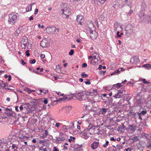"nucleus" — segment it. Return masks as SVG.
I'll use <instances>...</instances> for the list:
<instances>
[{"instance_id": "obj_63", "label": "nucleus", "mask_w": 151, "mask_h": 151, "mask_svg": "<svg viewBox=\"0 0 151 151\" xmlns=\"http://www.w3.org/2000/svg\"><path fill=\"white\" fill-rule=\"evenodd\" d=\"M8 81H9L11 79V76L10 75H9L8 76Z\"/></svg>"}, {"instance_id": "obj_25", "label": "nucleus", "mask_w": 151, "mask_h": 151, "mask_svg": "<svg viewBox=\"0 0 151 151\" xmlns=\"http://www.w3.org/2000/svg\"><path fill=\"white\" fill-rule=\"evenodd\" d=\"M113 97L115 98H119L122 97V96L120 94H119L118 93L116 94H115L113 96Z\"/></svg>"}, {"instance_id": "obj_33", "label": "nucleus", "mask_w": 151, "mask_h": 151, "mask_svg": "<svg viewBox=\"0 0 151 151\" xmlns=\"http://www.w3.org/2000/svg\"><path fill=\"white\" fill-rule=\"evenodd\" d=\"M39 150L42 151H47V149L46 148H43V147H40L39 149Z\"/></svg>"}, {"instance_id": "obj_23", "label": "nucleus", "mask_w": 151, "mask_h": 151, "mask_svg": "<svg viewBox=\"0 0 151 151\" xmlns=\"http://www.w3.org/2000/svg\"><path fill=\"white\" fill-rule=\"evenodd\" d=\"M139 80L142 81L144 84H148L150 83V82L146 81V79L145 78L142 79V78H140Z\"/></svg>"}, {"instance_id": "obj_36", "label": "nucleus", "mask_w": 151, "mask_h": 151, "mask_svg": "<svg viewBox=\"0 0 151 151\" xmlns=\"http://www.w3.org/2000/svg\"><path fill=\"white\" fill-rule=\"evenodd\" d=\"M109 143V142L108 141H106V143L105 144H104L103 145V146L104 148H106L107 146L108 145V144Z\"/></svg>"}, {"instance_id": "obj_24", "label": "nucleus", "mask_w": 151, "mask_h": 151, "mask_svg": "<svg viewBox=\"0 0 151 151\" xmlns=\"http://www.w3.org/2000/svg\"><path fill=\"white\" fill-rule=\"evenodd\" d=\"M32 8V6L31 5H28L27 8L26 9V10L27 12H30L31 11Z\"/></svg>"}, {"instance_id": "obj_1", "label": "nucleus", "mask_w": 151, "mask_h": 151, "mask_svg": "<svg viewBox=\"0 0 151 151\" xmlns=\"http://www.w3.org/2000/svg\"><path fill=\"white\" fill-rule=\"evenodd\" d=\"M94 126L89 128L88 126L87 128L85 129L82 132L80 133V136L86 139L88 137H91L92 136V130L95 129Z\"/></svg>"}, {"instance_id": "obj_31", "label": "nucleus", "mask_w": 151, "mask_h": 151, "mask_svg": "<svg viewBox=\"0 0 151 151\" xmlns=\"http://www.w3.org/2000/svg\"><path fill=\"white\" fill-rule=\"evenodd\" d=\"M92 106H89V107H87L86 108H83V109L84 110H92Z\"/></svg>"}, {"instance_id": "obj_38", "label": "nucleus", "mask_w": 151, "mask_h": 151, "mask_svg": "<svg viewBox=\"0 0 151 151\" xmlns=\"http://www.w3.org/2000/svg\"><path fill=\"white\" fill-rule=\"evenodd\" d=\"M74 53V50H71L70 52L69 53L70 55H71L73 54Z\"/></svg>"}, {"instance_id": "obj_55", "label": "nucleus", "mask_w": 151, "mask_h": 151, "mask_svg": "<svg viewBox=\"0 0 151 151\" xmlns=\"http://www.w3.org/2000/svg\"><path fill=\"white\" fill-rule=\"evenodd\" d=\"M53 151H59L55 147H54L53 148Z\"/></svg>"}, {"instance_id": "obj_41", "label": "nucleus", "mask_w": 151, "mask_h": 151, "mask_svg": "<svg viewBox=\"0 0 151 151\" xmlns=\"http://www.w3.org/2000/svg\"><path fill=\"white\" fill-rule=\"evenodd\" d=\"M29 51L28 50H27L25 52L26 55L27 56H29L30 55V54L29 53Z\"/></svg>"}, {"instance_id": "obj_13", "label": "nucleus", "mask_w": 151, "mask_h": 151, "mask_svg": "<svg viewBox=\"0 0 151 151\" xmlns=\"http://www.w3.org/2000/svg\"><path fill=\"white\" fill-rule=\"evenodd\" d=\"M93 102L91 101H87L85 102L83 105V108H86L87 107H89L92 106Z\"/></svg>"}, {"instance_id": "obj_30", "label": "nucleus", "mask_w": 151, "mask_h": 151, "mask_svg": "<svg viewBox=\"0 0 151 151\" xmlns=\"http://www.w3.org/2000/svg\"><path fill=\"white\" fill-rule=\"evenodd\" d=\"M88 75L87 74H85L84 72H83L81 74V77L83 78H86L88 77Z\"/></svg>"}, {"instance_id": "obj_54", "label": "nucleus", "mask_w": 151, "mask_h": 151, "mask_svg": "<svg viewBox=\"0 0 151 151\" xmlns=\"http://www.w3.org/2000/svg\"><path fill=\"white\" fill-rule=\"evenodd\" d=\"M110 139L111 141H115L116 140V139H114V137H111Z\"/></svg>"}, {"instance_id": "obj_45", "label": "nucleus", "mask_w": 151, "mask_h": 151, "mask_svg": "<svg viewBox=\"0 0 151 151\" xmlns=\"http://www.w3.org/2000/svg\"><path fill=\"white\" fill-rule=\"evenodd\" d=\"M147 111H142L141 112V113L143 115H145L147 113Z\"/></svg>"}, {"instance_id": "obj_62", "label": "nucleus", "mask_w": 151, "mask_h": 151, "mask_svg": "<svg viewBox=\"0 0 151 151\" xmlns=\"http://www.w3.org/2000/svg\"><path fill=\"white\" fill-rule=\"evenodd\" d=\"M8 81H9L11 79V76L10 75H9L8 76Z\"/></svg>"}, {"instance_id": "obj_37", "label": "nucleus", "mask_w": 151, "mask_h": 151, "mask_svg": "<svg viewBox=\"0 0 151 151\" xmlns=\"http://www.w3.org/2000/svg\"><path fill=\"white\" fill-rule=\"evenodd\" d=\"M29 62L31 64H34L36 62V60L35 59H33L29 61Z\"/></svg>"}, {"instance_id": "obj_2", "label": "nucleus", "mask_w": 151, "mask_h": 151, "mask_svg": "<svg viewBox=\"0 0 151 151\" xmlns=\"http://www.w3.org/2000/svg\"><path fill=\"white\" fill-rule=\"evenodd\" d=\"M92 93V92H86L85 93H77L76 95V97L80 101L85 100L87 98V96L91 95Z\"/></svg>"}, {"instance_id": "obj_18", "label": "nucleus", "mask_w": 151, "mask_h": 151, "mask_svg": "<svg viewBox=\"0 0 151 151\" xmlns=\"http://www.w3.org/2000/svg\"><path fill=\"white\" fill-rule=\"evenodd\" d=\"M39 91L40 93H42V94L43 95L46 94L48 92V91L47 89H40Z\"/></svg>"}, {"instance_id": "obj_50", "label": "nucleus", "mask_w": 151, "mask_h": 151, "mask_svg": "<svg viewBox=\"0 0 151 151\" xmlns=\"http://www.w3.org/2000/svg\"><path fill=\"white\" fill-rule=\"evenodd\" d=\"M29 70L30 71H31L32 72H34L35 71V70H34V69H33V68H30V67H29Z\"/></svg>"}, {"instance_id": "obj_7", "label": "nucleus", "mask_w": 151, "mask_h": 151, "mask_svg": "<svg viewBox=\"0 0 151 151\" xmlns=\"http://www.w3.org/2000/svg\"><path fill=\"white\" fill-rule=\"evenodd\" d=\"M126 33L127 34H131L132 32V26L130 24H127L125 27Z\"/></svg>"}, {"instance_id": "obj_10", "label": "nucleus", "mask_w": 151, "mask_h": 151, "mask_svg": "<svg viewBox=\"0 0 151 151\" xmlns=\"http://www.w3.org/2000/svg\"><path fill=\"white\" fill-rule=\"evenodd\" d=\"M66 136L64 133H60L59 136L56 138V140L58 141H64L66 139Z\"/></svg>"}, {"instance_id": "obj_29", "label": "nucleus", "mask_w": 151, "mask_h": 151, "mask_svg": "<svg viewBox=\"0 0 151 151\" xmlns=\"http://www.w3.org/2000/svg\"><path fill=\"white\" fill-rule=\"evenodd\" d=\"M1 87L3 88H4L6 86V84L4 83L3 81H1Z\"/></svg>"}, {"instance_id": "obj_52", "label": "nucleus", "mask_w": 151, "mask_h": 151, "mask_svg": "<svg viewBox=\"0 0 151 151\" xmlns=\"http://www.w3.org/2000/svg\"><path fill=\"white\" fill-rule=\"evenodd\" d=\"M38 27H41L42 28H43L45 27V26L44 25H42V26H41L40 24H39L38 25Z\"/></svg>"}, {"instance_id": "obj_49", "label": "nucleus", "mask_w": 151, "mask_h": 151, "mask_svg": "<svg viewBox=\"0 0 151 151\" xmlns=\"http://www.w3.org/2000/svg\"><path fill=\"white\" fill-rule=\"evenodd\" d=\"M38 9H35V12H34V14H35V15H36V14H37V13H38Z\"/></svg>"}, {"instance_id": "obj_20", "label": "nucleus", "mask_w": 151, "mask_h": 151, "mask_svg": "<svg viewBox=\"0 0 151 151\" xmlns=\"http://www.w3.org/2000/svg\"><path fill=\"white\" fill-rule=\"evenodd\" d=\"M44 132H45L42 134V135L41 136V138L43 139L46 137L48 135V132L47 130H45Z\"/></svg>"}, {"instance_id": "obj_46", "label": "nucleus", "mask_w": 151, "mask_h": 151, "mask_svg": "<svg viewBox=\"0 0 151 151\" xmlns=\"http://www.w3.org/2000/svg\"><path fill=\"white\" fill-rule=\"evenodd\" d=\"M127 129H130V130H132V125H129V127H127Z\"/></svg>"}, {"instance_id": "obj_35", "label": "nucleus", "mask_w": 151, "mask_h": 151, "mask_svg": "<svg viewBox=\"0 0 151 151\" xmlns=\"http://www.w3.org/2000/svg\"><path fill=\"white\" fill-rule=\"evenodd\" d=\"M25 91L29 93H30L32 92L31 90L29 88H25Z\"/></svg>"}, {"instance_id": "obj_4", "label": "nucleus", "mask_w": 151, "mask_h": 151, "mask_svg": "<svg viewBox=\"0 0 151 151\" xmlns=\"http://www.w3.org/2000/svg\"><path fill=\"white\" fill-rule=\"evenodd\" d=\"M46 30L49 32V33L52 34H57L58 33L60 29L56 28L55 26L47 27Z\"/></svg>"}, {"instance_id": "obj_22", "label": "nucleus", "mask_w": 151, "mask_h": 151, "mask_svg": "<svg viewBox=\"0 0 151 151\" xmlns=\"http://www.w3.org/2000/svg\"><path fill=\"white\" fill-rule=\"evenodd\" d=\"M107 109L105 108H102L101 109L100 112L102 114H105L107 111Z\"/></svg>"}, {"instance_id": "obj_58", "label": "nucleus", "mask_w": 151, "mask_h": 151, "mask_svg": "<svg viewBox=\"0 0 151 151\" xmlns=\"http://www.w3.org/2000/svg\"><path fill=\"white\" fill-rule=\"evenodd\" d=\"M97 90L96 89H94L93 90V91L92 92V93L91 94V95H90V96H93V94L94 93H95L96 92Z\"/></svg>"}, {"instance_id": "obj_64", "label": "nucleus", "mask_w": 151, "mask_h": 151, "mask_svg": "<svg viewBox=\"0 0 151 151\" xmlns=\"http://www.w3.org/2000/svg\"><path fill=\"white\" fill-rule=\"evenodd\" d=\"M18 106H16L15 107V109L16 111H19V110L18 109Z\"/></svg>"}, {"instance_id": "obj_53", "label": "nucleus", "mask_w": 151, "mask_h": 151, "mask_svg": "<svg viewBox=\"0 0 151 151\" xmlns=\"http://www.w3.org/2000/svg\"><path fill=\"white\" fill-rule=\"evenodd\" d=\"M119 31H117L116 33V35L118 37H121V35L119 34Z\"/></svg>"}, {"instance_id": "obj_17", "label": "nucleus", "mask_w": 151, "mask_h": 151, "mask_svg": "<svg viewBox=\"0 0 151 151\" xmlns=\"http://www.w3.org/2000/svg\"><path fill=\"white\" fill-rule=\"evenodd\" d=\"M141 10H143V11H145V9L147 7V6L145 3L143 1L142 2L141 5Z\"/></svg>"}, {"instance_id": "obj_11", "label": "nucleus", "mask_w": 151, "mask_h": 151, "mask_svg": "<svg viewBox=\"0 0 151 151\" xmlns=\"http://www.w3.org/2000/svg\"><path fill=\"white\" fill-rule=\"evenodd\" d=\"M99 146V142H94L91 144V147L93 150L97 149Z\"/></svg>"}, {"instance_id": "obj_9", "label": "nucleus", "mask_w": 151, "mask_h": 151, "mask_svg": "<svg viewBox=\"0 0 151 151\" xmlns=\"http://www.w3.org/2000/svg\"><path fill=\"white\" fill-rule=\"evenodd\" d=\"M89 35L91 39L93 40H95L96 39L97 36V32L94 31H93L91 29L89 30Z\"/></svg>"}, {"instance_id": "obj_15", "label": "nucleus", "mask_w": 151, "mask_h": 151, "mask_svg": "<svg viewBox=\"0 0 151 151\" xmlns=\"http://www.w3.org/2000/svg\"><path fill=\"white\" fill-rule=\"evenodd\" d=\"M124 68H119L117 70H115L114 72L112 73L111 74V75H117L121 71L124 70Z\"/></svg>"}, {"instance_id": "obj_42", "label": "nucleus", "mask_w": 151, "mask_h": 151, "mask_svg": "<svg viewBox=\"0 0 151 151\" xmlns=\"http://www.w3.org/2000/svg\"><path fill=\"white\" fill-rule=\"evenodd\" d=\"M65 108L66 109H68V110H71V109L72 108V107L71 106H66L65 107Z\"/></svg>"}, {"instance_id": "obj_5", "label": "nucleus", "mask_w": 151, "mask_h": 151, "mask_svg": "<svg viewBox=\"0 0 151 151\" xmlns=\"http://www.w3.org/2000/svg\"><path fill=\"white\" fill-rule=\"evenodd\" d=\"M60 13L63 17L65 16V17L68 19L71 14L70 9L68 8H65L60 11Z\"/></svg>"}, {"instance_id": "obj_48", "label": "nucleus", "mask_w": 151, "mask_h": 151, "mask_svg": "<svg viewBox=\"0 0 151 151\" xmlns=\"http://www.w3.org/2000/svg\"><path fill=\"white\" fill-rule=\"evenodd\" d=\"M87 66V64L86 63H84L82 65V68L86 67Z\"/></svg>"}, {"instance_id": "obj_56", "label": "nucleus", "mask_w": 151, "mask_h": 151, "mask_svg": "<svg viewBox=\"0 0 151 151\" xmlns=\"http://www.w3.org/2000/svg\"><path fill=\"white\" fill-rule=\"evenodd\" d=\"M45 55L43 54H42L40 55V57L41 58L43 59L45 57Z\"/></svg>"}, {"instance_id": "obj_39", "label": "nucleus", "mask_w": 151, "mask_h": 151, "mask_svg": "<svg viewBox=\"0 0 151 151\" xmlns=\"http://www.w3.org/2000/svg\"><path fill=\"white\" fill-rule=\"evenodd\" d=\"M122 83H117L116 84V87L118 88H120L122 86L121 84Z\"/></svg>"}, {"instance_id": "obj_8", "label": "nucleus", "mask_w": 151, "mask_h": 151, "mask_svg": "<svg viewBox=\"0 0 151 151\" xmlns=\"http://www.w3.org/2000/svg\"><path fill=\"white\" fill-rule=\"evenodd\" d=\"M40 45L43 48L47 47L49 46V43L46 38H44L40 43Z\"/></svg>"}, {"instance_id": "obj_28", "label": "nucleus", "mask_w": 151, "mask_h": 151, "mask_svg": "<svg viewBox=\"0 0 151 151\" xmlns=\"http://www.w3.org/2000/svg\"><path fill=\"white\" fill-rule=\"evenodd\" d=\"M98 58H96V59H94V60L93 64V65H96V64H98Z\"/></svg>"}, {"instance_id": "obj_3", "label": "nucleus", "mask_w": 151, "mask_h": 151, "mask_svg": "<svg viewBox=\"0 0 151 151\" xmlns=\"http://www.w3.org/2000/svg\"><path fill=\"white\" fill-rule=\"evenodd\" d=\"M17 14L12 13L9 14V16L8 22L9 24H14L17 20Z\"/></svg>"}, {"instance_id": "obj_40", "label": "nucleus", "mask_w": 151, "mask_h": 151, "mask_svg": "<svg viewBox=\"0 0 151 151\" xmlns=\"http://www.w3.org/2000/svg\"><path fill=\"white\" fill-rule=\"evenodd\" d=\"M20 30L19 29H17L16 30V31L15 32V34L16 35L17 34L18 35L20 33Z\"/></svg>"}, {"instance_id": "obj_43", "label": "nucleus", "mask_w": 151, "mask_h": 151, "mask_svg": "<svg viewBox=\"0 0 151 151\" xmlns=\"http://www.w3.org/2000/svg\"><path fill=\"white\" fill-rule=\"evenodd\" d=\"M88 80V81H86L85 82L86 84L87 85H89L91 84V83L89 81V80L88 79L87 80Z\"/></svg>"}, {"instance_id": "obj_21", "label": "nucleus", "mask_w": 151, "mask_h": 151, "mask_svg": "<svg viewBox=\"0 0 151 151\" xmlns=\"http://www.w3.org/2000/svg\"><path fill=\"white\" fill-rule=\"evenodd\" d=\"M7 140L6 139L3 138L0 140V145L5 144L7 143Z\"/></svg>"}, {"instance_id": "obj_12", "label": "nucleus", "mask_w": 151, "mask_h": 151, "mask_svg": "<svg viewBox=\"0 0 151 151\" xmlns=\"http://www.w3.org/2000/svg\"><path fill=\"white\" fill-rule=\"evenodd\" d=\"M83 17L81 15H78L77 16L76 21L79 24L82 25V23L83 22Z\"/></svg>"}, {"instance_id": "obj_57", "label": "nucleus", "mask_w": 151, "mask_h": 151, "mask_svg": "<svg viewBox=\"0 0 151 151\" xmlns=\"http://www.w3.org/2000/svg\"><path fill=\"white\" fill-rule=\"evenodd\" d=\"M150 142V143L149 145H148L147 146V148H150V149H151V142L150 141H149Z\"/></svg>"}, {"instance_id": "obj_19", "label": "nucleus", "mask_w": 151, "mask_h": 151, "mask_svg": "<svg viewBox=\"0 0 151 151\" xmlns=\"http://www.w3.org/2000/svg\"><path fill=\"white\" fill-rule=\"evenodd\" d=\"M134 59V62L133 63H137L139 61V57L137 55H135L134 56L133 58Z\"/></svg>"}, {"instance_id": "obj_6", "label": "nucleus", "mask_w": 151, "mask_h": 151, "mask_svg": "<svg viewBox=\"0 0 151 151\" xmlns=\"http://www.w3.org/2000/svg\"><path fill=\"white\" fill-rule=\"evenodd\" d=\"M27 42V38L25 36H24L22 38L20 42L21 46L22 49H25Z\"/></svg>"}, {"instance_id": "obj_61", "label": "nucleus", "mask_w": 151, "mask_h": 151, "mask_svg": "<svg viewBox=\"0 0 151 151\" xmlns=\"http://www.w3.org/2000/svg\"><path fill=\"white\" fill-rule=\"evenodd\" d=\"M102 65H100L98 68V69L99 70H101L102 69Z\"/></svg>"}, {"instance_id": "obj_26", "label": "nucleus", "mask_w": 151, "mask_h": 151, "mask_svg": "<svg viewBox=\"0 0 151 151\" xmlns=\"http://www.w3.org/2000/svg\"><path fill=\"white\" fill-rule=\"evenodd\" d=\"M143 66L147 69H150L151 68V65L149 64H146L144 65Z\"/></svg>"}, {"instance_id": "obj_32", "label": "nucleus", "mask_w": 151, "mask_h": 151, "mask_svg": "<svg viewBox=\"0 0 151 151\" xmlns=\"http://www.w3.org/2000/svg\"><path fill=\"white\" fill-rule=\"evenodd\" d=\"M139 140V139L137 137H134L133 139V142H134L135 141H138Z\"/></svg>"}, {"instance_id": "obj_34", "label": "nucleus", "mask_w": 151, "mask_h": 151, "mask_svg": "<svg viewBox=\"0 0 151 151\" xmlns=\"http://www.w3.org/2000/svg\"><path fill=\"white\" fill-rule=\"evenodd\" d=\"M124 91V89L121 88L119 90L117 91L118 93L119 94H121L123 93V91Z\"/></svg>"}, {"instance_id": "obj_14", "label": "nucleus", "mask_w": 151, "mask_h": 151, "mask_svg": "<svg viewBox=\"0 0 151 151\" xmlns=\"http://www.w3.org/2000/svg\"><path fill=\"white\" fill-rule=\"evenodd\" d=\"M144 11H143V10H141L139 13V16L141 20L144 21L145 20V16L146 14H145L144 13Z\"/></svg>"}, {"instance_id": "obj_47", "label": "nucleus", "mask_w": 151, "mask_h": 151, "mask_svg": "<svg viewBox=\"0 0 151 151\" xmlns=\"http://www.w3.org/2000/svg\"><path fill=\"white\" fill-rule=\"evenodd\" d=\"M132 149L130 148H128L127 149H125L124 150V151H131Z\"/></svg>"}, {"instance_id": "obj_44", "label": "nucleus", "mask_w": 151, "mask_h": 151, "mask_svg": "<svg viewBox=\"0 0 151 151\" xmlns=\"http://www.w3.org/2000/svg\"><path fill=\"white\" fill-rule=\"evenodd\" d=\"M106 72V71H101L99 72V74L100 75H104L105 73Z\"/></svg>"}, {"instance_id": "obj_27", "label": "nucleus", "mask_w": 151, "mask_h": 151, "mask_svg": "<svg viewBox=\"0 0 151 151\" xmlns=\"http://www.w3.org/2000/svg\"><path fill=\"white\" fill-rule=\"evenodd\" d=\"M41 101L45 104H47L48 103V100L45 98L41 99Z\"/></svg>"}, {"instance_id": "obj_59", "label": "nucleus", "mask_w": 151, "mask_h": 151, "mask_svg": "<svg viewBox=\"0 0 151 151\" xmlns=\"http://www.w3.org/2000/svg\"><path fill=\"white\" fill-rule=\"evenodd\" d=\"M138 115L139 116V119H140L141 120H142V118L141 116V114L140 113H138Z\"/></svg>"}, {"instance_id": "obj_51", "label": "nucleus", "mask_w": 151, "mask_h": 151, "mask_svg": "<svg viewBox=\"0 0 151 151\" xmlns=\"http://www.w3.org/2000/svg\"><path fill=\"white\" fill-rule=\"evenodd\" d=\"M34 19L33 17L32 16H31L29 19V21H31L33 20Z\"/></svg>"}, {"instance_id": "obj_16", "label": "nucleus", "mask_w": 151, "mask_h": 151, "mask_svg": "<svg viewBox=\"0 0 151 151\" xmlns=\"http://www.w3.org/2000/svg\"><path fill=\"white\" fill-rule=\"evenodd\" d=\"M145 21H146L148 23L151 22V13L150 15H145Z\"/></svg>"}, {"instance_id": "obj_60", "label": "nucleus", "mask_w": 151, "mask_h": 151, "mask_svg": "<svg viewBox=\"0 0 151 151\" xmlns=\"http://www.w3.org/2000/svg\"><path fill=\"white\" fill-rule=\"evenodd\" d=\"M60 125V124L59 123H56L55 124V126L57 127H59Z\"/></svg>"}]
</instances>
